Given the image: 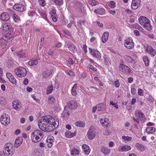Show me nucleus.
<instances>
[{
	"label": "nucleus",
	"mask_w": 156,
	"mask_h": 156,
	"mask_svg": "<svg viewBox=\"0 0 156 156\" xmlns=\"http://www.w3.org/2000/svg\"><path fill=\"white\" fill-rule=\"evenodd\" d=\"M21 137H18L16 138L14 144V146L16 147H18L21 144L22 142Z\"/></svg>",
	"instance_id": "30"
},
{
	"label": "nucleus",
	"mask_w": 156,
	"mask_h": 156,
	"mask_svg": "<svg viewBox=\"0 0 156 156\" xmlns=\"http://www.w3.org/2000/svg\"><path fill=\"white\" fill-rule=\"evenodd\" d=\"M140 23L146 30H150L151 27L150 24L149 20L145 16H141L138 19Z\"/></svg>",
	"instance_id": "3"
},
{
	"label": "nucleus",
	"mask_w": 156,
	"mask_h": 156,
	"mask_svg": "<svg viewBox=\"0 0 156 156\" xmlns=\"http://www.w3.org/2000/svg\"><path fill=\"white\" fill-rule=\"evenodd\" d=\"M13 108L17 110H20L22 108L21 104L20 102L18 101H14L12 102Z\"/></svg>",
	"instance_id": "15"
},
{
	"label": "nucleus",
	"mask_w": 156,
	"mask_h": 156,
	"mask_svg": "<svg viewBox=\"0 0 156 156\" xmlns=\"http://www.w3.org/2000/svg\"><path fill=\"white\" fill-rule=\"evenodd\" d=\"M69 49H72L73 51L75 49V47L73 44H71L69 47Z\"/></svg>",
	"instance_id": "63"
},
{
	"label": "nucleus",
	"mask_w": 156,
	"mask_h": 156,
	"mask_svg": "<svg viewBox=\"0 0 156 156\" xmlns=\"http://www.w3.org/2000/svg\"><path fill=\"white\" fill-rule=\"evenodd\" d=\"M77 105L76 102L74 101H72L67 103V105L64 108H69L70 109H73L76 108Z\"/></svg>",
	"instance_id": "16"
},
{
	"label": "nucleus",
	"mask_w": 156,
	"mask_h": 156,
	"mask_svg": "<svg viewBox=\"0 0 156 156\" xmlns=\"http://www.w3.org/2000/svg\"><path fill=\"white\" fill-rule=\"evenodd\" d=\"M94 12L97 14L100 15H103L105 14L106 11L103 8H98L94 10Z\"/></svg>",
	"instance_id": "21"
},
{
	"label": "nucleus",
	"mask_w": 156,
	"mask_h": 156,
	"mask_svg": "<svg viewBox=\"0 0 156 156\" xmlns=\"http://www.w3.org/2000/svg\"><path fill=\"white\" fill-rule=\"evenodd\" d=\"M109 34L108 32H105L103 34L102 37V41L103 42L105 43L108 39Z\"/></svg>",
	"instance_id": "28"
},
{
	"label": "nucleus",
	"mask_w": 156,
	"mask_h": 156,
	"mask_svg": "<svg viewBox=\"0 0 156 156\" xmlns=\"http://www.w3.org/2000/svg\"><path fill=\"white\" fill-rule=\"evenodd\" d=\"M76 126L79 127H84L85 126V123L82 121H78L75 123Z\"/></svg>",
	"instance_id": "37"
},
{
	"label": "nucleus",
	"mask_w": 156,
	"mask_h": 156,
	"mask_svg": "<svg viewBox=\"0 0 156 156\" xmlns=\"http://www.w3.org/2000/svg\"><path fill=\"white\" fill-rule=\"evenodd\" d=\"M97 106V107L98 111H100L104 109V104L103 103L98 104Z\"/></svg>",
	"instance_id": "43"
},
{
	"label": "nucleus",
	"mask_w": 156,
	"mask_h": 156,
	"mask_svg": "<svg viewBox=\"0 0 156 156\" xmlns=\"http://www.w3.org/2000/svg\"><path fill=\"white\" fill-rule=\"evenodd\" d=\"M132 138L131 137H129L128 136H122V139L125 142L129 141L131 140Z\"/></svg>",
	"instance_id": "45"
},
{
	"label": "nucleus",
	"mask_w": 156,
	"mask_h": 156,
	"mask_svg": "<svg viewBox=\"0 0 156 156\" xmlns=\"http://www.w3.org/2000/svg\"><path fill=\"white\" fill-rule=\"evenodd\" d=\"M89 51L91 55L94 58L99 60L101 58V55L98 51L96 49H92L89 48Z\"/></svg>",
	"instance_id": "9"
},
{
	"label": "nucleus",
	"mask_w": 156,
	"mask_h": 156,
	"mask_svg": "<svg viewBox=\"0 0 156 156\" xmlns=\"http://www.w3.org/2000/svg\"><path fill=\"white\" fill-rule=\"evenodd\" d=\"M83 5L81 3L78 2L76 3V6L78 11L80 12L81 11V8L83 6Z\"/></svg>",
	"instance_id": "39"
},
{
	"label": "nucleus",
	"mask_w": 156,
	"mask_h": 156,
	"mask_svg": "<svg viewBox=\"0 0 156 156\" xmlns=\"http://www.w3.org/2000/svg\"><path fill=\"white\" fill-rule=\"evenodd\" d=\"M16 56L20 58H24L27 56V55L25 53H23L22 51L16 52L14 54Z\"/></svg>",
	"instance_id": "29"
},
{
	"label": "nucleus",
	"mask_w": 156,
	"mask_h": 156,
	"mask_svg": "<svg viewBox=\"0 0 156 156\" xmlns=\"http://www.w3.org/2000/svg\"><path fill=\"white\" fill-rule=\"evenodd\" d=\"M13 19L14 21L16 22H18V21L20 20V18L16 14H14V15L13 16Z\"/></svg>",
	"instance_id": "52"
},
{
	"label": "nucleus",
	"mask_w": 156,
	"mask_h": 156,
	"mask_svg": "<svg viewBox=\"0 0 156 156\" xmlns=\"http://www.w3.org/2000/svg\"><path fill=\"white\" fill-rule=\"evenodd\" d=\"M69 115V113L68 111L65 109L62 113V117L64 119L66 118Z\"/></svg>",
	"instance_id": "36"
},
{
	"label": "nucleus",
	"mask_w": 156,
	"mask_h": 156,
	"mask_svg": "<svg viewBox=\"0 0 156 156\" xmlns=\"http://www.w3.org/2000/svg\"><path fill=\"white\" fill-rule=\"evenodd\" d=\"M0 18L2 21H7L9 20V15L7 12H4L1 15Z\"/></svg>",
	"instance_id": "20"
},
{
	"label": "nucleus",
	"mask_w": 156,
	"mask_h": 156,
	"mask_svg": "<svg viewBox=\"0 0 156 156\" xmlns=\"http://www.w3.org/2000/svg\"><path fill=\"white\" fill-rule=\"evenodd\" d=\"M96 23L98 27L100 28H103V24L102 23H101L100 21H96Z\"/></svg>",
	"instance_id": "61"
},
{
	"label": "nucleus",
	"mask_w": 156,
	"mask_h": 156,
	"mask_svg": "<svg viewBox=\"0 0 156 156\" xmlns=\"http://www.w3.org/2000/svg\"><path fill=\"white\" fill-rule=\"evenodd\" d=\"M53 90V87L52 85L48 87L47 89L46 93L48 94L51 93Z\"/></svg>",
	"instance_id": "40"
},
{
	"label": "nucleus",
	"mask_w": 156,
	"mask_h": 156,
	"mask_svg": "<svg viewBox=\"0 0 156 156\" xmlns=\"http://www.w3.org/2000/svg\"><path fill=\"white\" fill-rule=\"evenodd\" d=\"M145 131L148 134H153L155 131V128L154 127H148L146 128Z\"/></svg>",
	"instance_id": "22"
},
{
	"label": "nucleus",
	"mask_w": 156,
	"mask_h": 156,
	"mask_svg": "<svg viewBox=\"0 0 156 156\" xmlns=\"http://www.w3.org/2000/svg\"><path fill=\"white\" fill-rule=\"evenodd\" d=\"M53 138L54 137L52 136H49L47 137V145L48 147H51L52 146L53 142Z\"/></svg>",
	"instance_id": "25"
},
{
	"label": "nucleus",
	"mask_w": 156,
	"mask_h": 156,
	"mask_svg": "<svg viewBox=\"0 0 156 156\" xmlns=\"http://www.w3.org/2000/svg\"><path fill=\"white\" fill-rule=\"evenodd\" d=\"M100 122L101 124L105 127H106L108 126L109 122L108 119L105 118H104V119H101Z\"/></svg>",
	"instance_id": "19"
},
{
	"label": "nucleus",
	"mask_w": 156,
	"mask_h": 156,
	"mask_svg": "<svg viewBox=\"0 0 156 156\" xmlns=\"http://www.w3.org/2000/svg\"><path fill=\"white\" fill-rule=\"evenodd\" d=\"M52 1L58 5H61L63 3V0H52Z\"/></svg>",
	"instance_id": "47"
},
{
	"label": "nucleus",
	"mask_w": 156,
	"mask_h": 156,
	"mask_svg": "<svg viewBox=\"0 0 156 156\" xmlns=\"http://www.w3.org/2000/svg\"><path fill=\"white\" fill-rule=\"evenodd\" d=\"M48 100L49 103H51L55 101V98L52 96H50L48 97Z\"/></svg>",
	"instance_id": "50"
},
{
	"label": "nucleus",
	"mask_w": 156,
	"mask_h": 156,
	"mask_svg": "<svg viewBox=\"0 0 156 156\" xmlns=\"http://www.w3.org/2000/svg\"><path fill=\"white\" fill-rule=\"evenodd\" d=\"M138 94L140 96H143L144 95V91L142 89L139 88L138 89Z\"/></svg>",
	"instance_id": "57"
},
{
	"label": "nucleus",
	"mask_w": 156,
	"mask_h": 156,
	"mask_svg": "<svg viewBox=\"0 0 156 156\" xmlns=\"http://www.w3.org/2000/svg\"><path fill=\"white\" fill-rule=\"evenodd\" d=\"M59 125V120L50 115L42 117L39 120L38 126L42 130L49 132L55 129Z\"/></svg>",
	"instance_id": "1"
},
{
	"label": "nucleus",
	"mask_w": 156,
	"mask_h": 156,
	"mask_svg": "<svg viewBox=\"0 0 156 156\" xmlns=\"http://www.w3.org/2000/svg\"><path fill=\"white\" fill-rule=\"evenodd\" d=\"M77 84H75L71 89V94L74 96L77 95L76 89H77Z\"/></svg>",
	"instance_id": "32"
},
{
	"label": "nucleus",
	"mask_w": 156,
	"mask_h": 156,
	"mask_svg": "<svg viewBox=\"0 0 156 156\" xmlns=\"http://www.w3.org/2000/svg\"><path fill=\"white\" fill-rule=\"evenodd\" d=\"M136 147L137 149L141 151H144L145 149V147L142 144L139 143H137Z\"/></svg>",
	"instance_id": "35"
},
{
	"label": "nucleus",
	"mask_w": 156,
	"mask_h": 156,
	"mask_svg": "<svg viewBox=\"0 0 156 156\" xmlns=\"http://www.w3.org/2000/svg\"><path fill=\"white\" fill-rule=\"evenodd\" d=\"M15 32L13 31V29L10 30L5 35V37L8 39L12 38L14 35Z\"/></svg>",
	"instance_id": "24"
},
{
	"label": "nucleus",
	"mask_w": 156,
	"mask_h": 156,
	"mask_svg": "<svg viewBox=\"0 0 156 156\" xmlns=\"http://www.w3.org/2000/svg\"><path fill=\"white\" fill-rule=\"evenodd\" d=\"M16 75L18 77H24L27 74L26 69L23 67H18L14 71Z\"/></svg>",
	"instance_id": "7"
},
{
	"label": "nucleus",
	"mask_w": 156,
	"mask_h": 156,
	"mask_svg": "<svg viewBox=\"0 0 156 156\" xmlns=\"http://www.w3.org/2000/svg\"><path fill=\"white\" fill-rule=\"evenodd\" d=\"M66 73L68 74L70 76H72L74 75V73L72 71L67 70L66 71Z\"/></svg>",
	"instance_id": "58"
},
{
	"label": "nucleus",
	"mask_w": 156,
	"mask_h": 156,
	"mask_svg": "<svg viewBox=\"0 0 156 156\" xmlns=\"http://www.w3.org/2000/svg\"><path fill=\"white\" fill-rule=\"evenodd\" d=\"M119 70L122 73L126 74H129L132 72V70L129 67L122 64H120Z\"/></svg>",
	"instance_id": "10"
},
{
	"label": "nucleus",
	"mask_w": 156,
	"mask_h": 156,
	"mask_svg": "<svg viewBox=\"0 0 156 156\" xmlns=\"http://www.w3.org/2000/svg\"><path fill=\"white\" fill-rule=\"evenodd\" d=\"M50 13L52 17L55 16V15L56 14L55 9L54 8H52V10L50 12Z\"/></svg>",
	"instance_id": "54"
},
{
	"label": "nucleus",
	"mask_w": 156,
	"mask_h": 156,
	"mask_svg": "<svg viewBox=\"0 0 156 156\" xmlns=\"http://www.w3.org/2000/svg\"><path fill=\"white\" fill-rule=\"evenodd\" d=\"M2 70L0 68V82L1 83H4L5 82V81L2 78Z\"/></svg>",
	"instance_id": "48"
},
{
	"label": "nucleus",
	"mask_w": 156,
	"mask_h": 156,
	"mask_svg": "<svg viewBox=\"0 0 156 156\" xmlns=\"http://www.w3.org/2000/svg\"><path fill=\"white\" fill-rule=\"evenodd\" d=\"M13 145L10 143H7L4 147L3 151L5 156H11L14 153Z\"/></svg>",
	"instance_id": "4"
},
{
	"label": "nucleus",
	"mask_w": 156,
	"mask_h": 156,
	"mask_svg": "<svg viewBox=\"0 0 156 156\" xmlns=\"http://www.w3.org/2000/svg\"><path fill=\"white\" fill-rule=\"evenodd\" d=\"M70 151L71 152V154L73 156L78 154L79 152L78 149H76L75 148H72L71 149H70Z\"/></svg>",
	"instance_id": "33"
},
{
	"label": "nucleus",
	"mask_w": 156,
	"mask_h": 156,
	"mask_svg": "<svg viewBox=\"0 0 156 156\" xmlns=\"http://www.w3.org/2000/svg\"><path fill=\"white\" fill-rule=\"evenodd\" d=\"M136 89L132 87H131V92L132 94L135 95L136 94Z\"/></svg>",
	"instance_id": "55"
},
{
	"label": "nucleus",
	"mask_w": 156,
	"mask_h": 156,
	"mask_svg": "<svg viewBox=\"0 0 156 156\" xmlns=\"http://www.w3.org/2000/svg\"><path fill=\"white\" fill-rule=\"evenodd\" d=\"M87 67L94 71H97V69L94 67L92 65H89L87 66Z\"/></svg>",
	"instance_id": "56"
},
{
	"label": "nucleus",
	"mask_w": 156,
	"mask_h": 156,
	"mask_svg": "<svg viewBox=\"0 0 156 156\" xmlns=\"http://www.w3.org/2000/svg\"><path fill=\"white\" fill-rule=\"evenodd\" d=\"M147 99L149 102L151 103L154 102V99L151 95H149L148 96H147Z\"/></svg>",
	"instance_id": "53"
},
{
	"label": "nucleus",
	"mask_w": 156,
	"mask_h": 156,
	"mask_svg": "<svg viewBox=\"0 0 156 156\" xmlns=\"http://www.w3.org/2000/svg\"><path fill=\"white\" fill-rule=\"evenodd\" d=\"M51 74L48 71H45L43 72V75L45 78L48 77Z\"/></svg>",
	"instance_id": "49"
},
{
	"label": "nucleus",
	"mask_w": 156,
	"mask_h": 156,
	"mask_svg": "<svg viewBox=\"0 0 156 156\" xmlns=\"http://www.w3.org/2000/svg\"><path fill=\"white\" fill-rule=\"evenodd\" d=\"M131 149V147L128 145L122 146L120 145L118 148L119 152L128 151Z\"/></svg>",
	"instance_id": "14"
},
{
	"label": "nucleus",
	"mask_w": 156,
	"mask_h": 156,
	"mask_svg": "<svg viewBox=\"0 0 156 156\" xmlns=\"http://www.w3.org/2000/svg\"><path fill=\"white\" fill-rule=\"evenodd\" d=\"M136 118L133 117L134 121L139 123L140 121H142L145 118L143 113L140 110H136L135 113Z\"/></svg>",
	"instance_id": "6"
},
{
	"label": "nucleus",
	"mask_w": 156,
	"mask_h": 156,
	"mask_svg": "<svg viewBox=\"0 0 156 156\" xmlns=\"http://www.w3.org/2000/svg\"><path fill=\"white\" fill-rule=\"evenodd\" d=\"M124 45L128 49H132L134 47V42L131 38H127L125 41Z\"/></svg>",
	"instance_id": "11"
},
{
	"label": "nucleus",
	"mask_w": 156,
	"mask_h": 156,
	"mask_svg": "<svg viewBox=\"0 0 156 156\" xmlns=\"http://www.w3.org/2000/svg\"><path fill=\"white\" fill-rule=\"evenodd\" d=\"M9 116L5 114H2L0 117V121L1 123L5 126L9 124L10 122Z\"/></svg>",
	"instance_id": "8"
},
{
	"label": "nucleus",
	"mask_w": 156,
	"mask_h": 156,
	"mask_svg": "<svg viewBox=\"0 0 156 156\" xmlns=\"http://www.w3.org/2000/svg\"><path fill=\"white\" fill-rule=\"evenodd\" d=\"M104 62L106 65H109L110 64V62L109 60V59L105 56L104 58Z\"/></svg>",
	"instance_id": "46"
},
{
	"label": "nucleus",
	"mask_w": 156,
	"mask_h": 156,
	"mask_svg": "<svg viewBox=\"0 0 156 156\" xmlns=\"http://www.w3.org/2000/svg\"><path fill=\"white\" fill-rule=\"evenodd\" d=\"M6 104V100L3 97H0V104L5 105Z\"/></svg>",
	"instance_id": "44"
},
{
	"label": "nucleus",
	"mask_w": 156,
	"mask_h": 156,
	"mask_svg": "<svg viewBox=\"0 0 156 156\" xmlns=\"http://www.w3.org/2000/svg\"><path fill=\"white\" fill-rule=\"evenodd\" d=\"M44 136L43 132L39 130H36L33 131L31 134V139L32 141L37 143L40 141Z\"/></svg>",
	"instance_id": "2"
},
{
	"label": "nucleus",
	"mask_w": 156,
	"mask_h": 156,
	"mask_svg": "<svg viewBox=\"0 0 156 156\" xmlns=\"http://www.w3.org/2000/svg\"><path fill=\"white\" fill-rule=\"evenodd\" d=\"M28 80L27 78H25L23 82V84L25 85H27L28 84Z\"/></svg>",
	"instance_id": "64"
},
{
	"label": "nucleus",
	"mask_w": 156,
	"mask_h": 156,
	"mask_svg": "<svg viewBox=\"0 0 156 156\" xmlns=\"http://www.w3.org/2000/svg\"><path fill=\"white\" fill-rule=\"evenodd\" d=\"M6 76L9 80L12 83L16 84V81L14 76L10 73H8L6 74Z\"/></svg>",
	"instance_id": "18"
},
{
	"label": "nucleus",
	"mask_w": 156,
	"mask_h": 156,
	"mask_svg": "<svg viewBox=\"0 0 156 156\" xmlns=\"http://www.w3.org/2000/svg\"><path fill=\"white\" fill-rule=\"evenodd\" d=\"M82 148L87 154H88L90 152V149L89 146L86 144H83Z\"/></svg>",
	"instance_id": "27"
},
{
	"label": "nucleus",
	"mask_w": 156,
	"mask_h": 156,
	"mask_svg": "<svg viewBox=\"0 0 156 156\" xmlns=\"http://www.w3.org/2000/svg\"><path fill=\"white\" fill-rule=\"evenodd\" d=\"M39 4L42 6L46 5V3L44 0H38Z\"/></svg>",
	"instance_id": "51"
},
{
	"label": "nucleus",
	"mask_w": 156,
	"mask_h": 156,
	"mask_svg": "<svg viewBox=\"0 0 156 156\" xmlns=\"http://www.w3.org/2000/svg\"><path fill=\"white\" fill-rule=\"evenodd\" d=\"M88 2L92 6H94L99 4V2L95 0H90Z\"/></svg>",
	"instance_id": "42"
},
{
	"label": "nucleus",
	"mask_w": 156,
	"mask_h": 156,
	"mask_svg": "<svg viewBox=\"0 0 156 156\" xmlns=\"http://www.w3.org/2000/svg\"><path fill=\"white\" fill-rule=\"evenodd\" d=\"M38 63V61L36 60L30 61L28 62V64L31 66H34Z\"/></svg>",
	"instance_id": "41"
},
{
	"label": "nucleus",
	"mask_w": 156,
	"mask_h": 156,
	"mask_svg": "<svg viewBox=\"0 0 156 156\" xmlns=\"http://www.w3.org/2000/svg\"><path fill=\"white\" fill-rule=\"evenodd\" d=\"M101 151L105 155L108 154L110 152V149L105 147H101Z\"/></svg>",
	"instance_id": "26"
},
{
	"label": "nucleus",
	"mask_w": 156,
	"mask_h": 156,
	"mask_svg": "<svg viewBox=\"0 0 156 156\" xmlns=\"http://www.w3.org/2000/svg\"><path fill=\"white\" fill-rule=\"evenodd\" d=\"M143 59L145 65L148 66L149 64V60L147 56H145L143 57Z\"/></svg>",
	"instance_id": "38"
},
{
	"label": "nucleus",
	"mask_w": 156,
	"mask_h": 156,
	"mask_svg": "<svg viewBox=\"0 0 156 156\" xmlns=\"http://www.w3.org/2000/svg\"><path fill=\"white\" fill-rule=\"evenodd\" d=\"M115 86L116 87H119L120 83L119 80L117 79L115 80L114 83Z\"/></svg>",
	"instance_id": "62"
},
{
	"label": "nucleus",
	"mask_w": 156,
	"mask_h": 156,
	"mask_svg": "<svg viewBox=\"0 0 156 156\" xmlns=\"http://www.w3.org/2000/svg\"><path fill=\"white\" fill-rule=\"evenodd\" d=\"M141 0H133L131 4V8L133 9H136L140 6Z\"/></svg>",
	"instance_id": "17"
},
{
	"label": "nucleus",
	"mask_w": 156,
	"mask_h": 156,
	"mask_svg": "<svg viewBox=\"0 0 156 156\" xmlns=\"http://www.w3.org/2000/svg\"><path fill=\"white\" fill-rule=\"evenodd\" d=\"M96 133L95 129L94 127L91 126L87 133L88 138L90 140L93 139L96 136Z\"/></svg>",
	"instance_id": "12"
},
{
	"label": "nucleus",
	"mask_w": 156,
	"mask_h": 156,
	"mask_svg": "<svg viewBox=\"0 0 156 156\" xmlns=\"http://www.w3.org/2000/svg\"><path fill=\"white\" fill-rule=\"evenodd\" d=\"M145 51L151 57H154L156 54V51L149 44L145 43L143 44Z\"/></svg>",
	"instance_id": "5"
},
{
	"label": "nucleus",
	"mask_w": 156,
	"mask_h": 156,
	"mask_svg": "<svg viewBox=\"0 0 156 156\" xmlns=\"http://www.w3.org/2000/svg\"><path fill=\"white\" fill-rule=\"evenodd\" d=\"M13 9L15 10L23 12L26 9V7L24 5L16 3L13 7Z\"/></svg>",
	"instance_id": "13"
},
{
	"label": "nucleus",
	"mask_w": 156,
	"mask_h": 156,
	"mask_svg": "<svg viewBox=\"0 0 156 156\" xmlns=\"http://www.w3.org/2000/svg\"><path fill=\"white\" fill-rule=\"evenodd\" d=\"M7 44L6 41L3 39H0V48L2 49L4 48Z\"/></svg>",
	"instance_id": "31"
},
{
	"label": "nucleus",
	"mask_w": 156,
	"mask_h": 156,
	"mask_svg": "<svg viewBox=\"0 0 156 156\" xmlns=\"http://www.w3.org/2000/svg\"><path fill=\"white\" fill-rule=\"evenodd\" d=\"M85 22L86 21L85 20H80L78 21L77 23L79 24L80 26L84 25L85 24Z\"/></svg>",
	"instance_id": "59"
},
{
	"label": "nucleus",
	"mask_w": 156,
	"mask_h": 156,
	"mask_svg": "<svg viewBox=\"0 0 156 156\" xmlns=\"http://www.w3.org/2000/svg\"><path fill=\"white\" fill-rule=\"evenodd\" d=\"M13 29L11 25L7 23L4 24L2 26V29L5 31H7L9 30H10Z\"/></svg>",
	"instance_id": "23"
},
{
	"label": "nucleus",
	"mask_w": 156,
	"mask_h": 156,
	"mask_svg": "<svg viewBox=\"0 0 156 156\" xmlns=\"http://www.w3.org/2000/svg\"><path fill=\"white\" fill-rule=\"evenodd\" d=\"M65 135L66 137L69 138L75 136L76 135V133L75 132L73 133H72L70 132L67 131L65 132Z\"/></svg>",
	"instance_id": "34"
},
{
	"label": "nucleus",
	"mask_w": 156,
	"mask_h": 156,
	"mask_svg": "<svg viewBox=\"0 0 156 156\" xmlns=\"http://www.w3.org/2000/svg\"><path fill=\"white\" fill-rule=\"evenodd\" d=\"M109 5L112 8H114L115 6V3L113 1H110L109 3Z\"/></svg>",
	"instance_id": "60"
}]
</instances>
